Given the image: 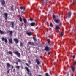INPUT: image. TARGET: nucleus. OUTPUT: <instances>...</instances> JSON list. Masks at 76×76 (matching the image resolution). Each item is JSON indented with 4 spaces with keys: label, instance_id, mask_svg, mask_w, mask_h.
Returning a JSON list of instances; mask_svg holds the SVG:
<instances>
[{
    "label": "nucleus",
    "instance_id": "6e6d98bb",
    "mask_svg": "<svg viewBox=\"0 0 76 76\" xmlns=\"http://www.w3.org/2000/svg\"><path fill=\"white\" fill-rule=\"evenodd\" d=\"M42 1H43V0H42Z\"/></svg>",
    "mask_w": 76,
    "mask_h": 76
},
{
    "label": "nucleus",
    "instance_id": "7c9ffc66",
    "mask_svg": "<svg viewBox=\"0 0 76 76\" xmlns=\"http://www.w3.org/2000/svg\"><path fill=\"white\" fill-rule=\"evenodd\" d=\"M33 39L34 41H37V39L35 37H33Z\"/></svg>",
    "mask_w": 76,
    "mask_h": 76
},
{
    "label": "nucleus",
    "instance_id": "5701e85b",
    "mask_svg": "<svg viewBox=\"0 0 76 76\" xmlns=\"http://www.w3.org/2000/svg\"><path fill=\"white\" fill-rule=\"evenodd\" d=\"M15 67L17 69H18V70H19V68H20V66H16Z\"/></svg>",
    "mask_w": 76,
    "mask_h": 76
},
{
    "label": "nucleus",
    "instance_id": "cd10ccee",
    "mask_svg": "<svg viewBox=\"0 0 76 76\" xmlns=\"http://www.w3.org/2000/svg\"><path fill=\"white\" fill-rule=\"evenodd\" d=\"M76 61H74V66H76Z\"/></svg>",
    "mask_w": 76,
    "mask_h": 76
},
{
    "label": "nucleus",
    "instance_id": "58836bf2",
    "mask_svg": "<svg viewBox=\"0 0 76 76\" xmlns=\"http://www.w3.org/2000/svg\"><path fill=\"white\" fill-rule=\"evenodd\" d=\"M28 62H29V63H30V64H31V61L30 60H29L28 61Z\"/></svg>",
    "mask_w": 76,
    "mask_h": 76
},
{
    "label": "nucleus",
    "instance_id": "1a4fd4ad",
    "mask_svg": "<svg viewBox=\"0 0 76 76\" xmlns=\"http://www.w3.org/2000/svg\"><path fill=\"white\" fill-rule=\"evenodd\" d=\"M71 69L72 70V72H73V73H74L75 72V67H74V66H72Z\"/></svg>",
    "mask_w": 76,
    "mask_h": 76
},
{
    "label": "nucleus",
    "instance_id": "aec40b11",
    "mask_svg": "<svg viewBox=\"0 0 76 76\" xmlns=\"http://www.w3.org/2000/svg\"><path fill=\"white\" fill-rule=\"evenodd\" d=\"M7 53L8 54H11V56H13V53H12V52L11 51H9L7 52Z\"/></svg>",
    "mask_w": 76,
    "mask_h": 76
},
{
    "label": "nucleus",
    "instance_id": "6ab92c4d",
    "mask_svg": "<svg viewBox=\"0 0 76 76\" xmlns=\"http://www.w3.org/2000/svg\"><path fill=\"white\" fill-rule=\"evenodd\" d=\"M68 16L69 18H70V16H71V12H69L68 13Z\"/></svg>",
    "mask_w": 76,
    "mask_h": 76
},
{
    "label": "nucleus",
    "instance_id": "f3484780",
    "mask_svg": "<svg viewBox=\"0 0 76 76\" xmlns=\"http://www.w3.org/2000/svg\"><path fill=\"white\" fill-rule=\"evenodd\" d=\"M9 32L10 36H12V35H13V31H10Z\"/></svg>",
    "mask_w": 76,
    "mask_h": 76
},
{
    "label": "nucleus",
    "instance_id": "7ed1b4c3",
    "mask_svg": "<svg viewBox=\"0 0 76 76\" xmlns=\"http://www.w3.org/2000/svg\"><path fill=\"white\" fill-rule=\"evenodd\" d=\"M14 54L17 55L18 57H20V54L18 51H16L14 52Z\"/></svg>",
    "mask_w": 76,
    "mask_h": 76
},
{
    "label": "nucleus",
    "instance_id": "393cba45",
    "mask_svg": "<svg viewBox=\"0 0 76 76\" xmlns=\"http://www.w3.org/2000/svg\"><path fill=\"white\" fill-rule=\"evenodd\" d=\"M53 19L54 20V19H56V16H55V15H53Z\"/></svg>",
    "mask_w": 76,
    "mask_h": 76
},
{
    "label": "nucleus",
    "instance_id": "a19ab883",
    "mask_svg": "<svg viewBox=\"0 0 76 76\" xmlns=\"http://www.w3.org/2000/svg\"><path fill=\"white\" fill-rule=\"evenodd\" d=\"M75 3V1H74L72 3V4H74Z\"/></svg>",
    "mask_w": 76,
    "mask_h": 76
},
{
    "label": "nucleus",
    "instance_id": "72a5a7b5",
    "mask_svg": "<svg viewBox=\"0 0 76 76\" xmlns=\"http://www.w3.org/2000/svg\"><path fill=\"white\" fill-rule=\"evenodd\" d=\"M25 64L27 66H28V67H29V64H28V63H26Z\"/></svg>",
    "mask_w": 76,
    "mask_h": 76
},
{
    "label": "nucleus",
    "instance_id": "ddd939ff",
    "mask_svg": "<svg viewBox=\"0 0 76 76\" xmlns=\"http://www.w3.org/2000/svg\"><path fill=\"white\" fill-rule=\"evenodd\" d=\"M14 41L15 42H16V44H18V43L19 42V41H18V39H14Z\"/></svg>",
    "mask_w": 76,
    "mask_h": 76
},
{
    "label": "nucleus",
    "instance_id": "6e6552de",
    "mask_svg": "<svg viewBox=\"0 0 76 76\" xmlns=\"http://www.w3.org/2000/svg\"><path fill=\"white\" fill-rule=\"evenodd\" d=\"M9 42L10 44H13V42L12 41V39L11 38V39H8Z\"/></svg>",
    "mask_w": 76,
    "mask_h": 76
},
{
    "label": "nucleus",
    "instance_id": "2eb2a0df",
    "mask_svg": "<svg viewBox=\"0 0 76 76\" xmlns=\"http://www.w3.org/2000/svg\"><path fill=\"white\" fill-rule=\"evenodd\" d=\"M28 43L29 44L31 45H33V46H34V45H35V43L33 42H29Z\"/></svg>",
    "mask_w": 76,
    "mask_h": 76
},
{
    "label": "nucleus",
    "instance_id": "473e14b6",
    "mask_svg": "<svg viewBox=\"0 0 76 76\" xmlns=\"http://www.w3.org/2000/svg\"><path fill=\"white\" fill-rule=\"evenodd\" d=\"M30 21H33V20H34V19H32V18H30Z\"/></svg>",
    "mask_w": 76,
    "mask_h": 76
},
{
    "label": "nucleus",
    "instance_id": "c85d7f7f",
    "mask_svg": "<svg viewBox=\"0 0 76 76\" xmlns=\"http://www.w3.org/2000/svg\"><path fill=\"white\" fill-rule=\"evenodd\" d=\"M50 40L49 39H48V44H50Z\"/></svg>",
    "mask_w": 76,
    "mask_h": 76
},
{
    "label": "nucleus",
    "instance_id": "b1692460",
    "mask_svg": "<svg viewBox=\"0 0 76 76\" xmlns=\"http://www.w3.org/2000/svg\"><path fill=\"white\" fill-rule=\"evenodd\" d=\"M19 20L21 22H22V18H21V17H20L19 18Z\"/></svg>",
    "mask_w": 76,
    "mask_h": 76
},
{
    "label": "nucleus",
    "instance_id": "0eeeda50",
    "mask_svg": "<svg viewBox=\"0 0 76 76\" xmlns=\"http://www.w3.org/2000/svg\"><path fill=\"white\" fill-rule=\"evenodd\" d=\"M4 15L5 16V17H4V18L5 19V20H7V15H8V14H7V13H6L4 14Z\"/></svg>",
    "mask_w": 76,
    "mask_h": 76
},
{
    "label": "nucleus",
    "instance_id": "9b49d317",
    "mask_svg": "<svg viewBox=\"0 0 76 76\" xmlns=\"http://www.w3.org/2000/svg\"><path fill=\"white\" fill-rule=\"evenodd\" d=\"M7 69L10 68V66H11V65H10V64L9 63H7Z\"/></svg>",
    "mask_w": 76,
    "mask_h": 76
},
{
    "label": "nucleus",
    "instance_id": "49530a36",
    "mask_svg": "<svg viewBox=\"0 0 76 76\" xmlns=\"http://www.w3.org/2000/svg\"><path fill=\"white\" fill-rule=\"evenodd\" d=\"M10 31H9L8 30L7 31V33H9Z\"/></svg>",
    "mask_w": 76,
    "mask_h": 76
},
{
    "label": "nucleus",
    "instance_id": "ea45409f",
    "mask_svg": "<svg viewBox=\"0 0 76 76\" xmlns=\"http://www.w3.org/2000/svg\"><path fill=\"white\" fill-rule=\"evenodd\" d=\"M72 57L73 58H75V55L72 56Z\"/></svg>",
    "mask_w": 76,
    "mask_h": 76
},
{
    "label": "nucleus",
    "instance_id": "39448f33",
    "mask_svg": "<svg viewBox=\"0 0 76 76\" xmlns=\"http://www.w3.org/2000/svg\"><path fill=\"white\" fill-rule=\"evenodd\" d=\"M1 2L2 6H4L5 5V1L4 0H2V1H1Z\"/></svg>",
    "mask_w": 76,
    "mask_h": 76
},
{
    "label": "nucleus",
    "instance_id": "dca6fc26",
    "mask_svg": "<svg viewBox=\"0 0 76 76\" xmlns=\"http://www.w3.org/2000/svg\"><path fill=\"white\" fill-rule=\"evenodd\" d=\"M26 34L28 35H29V36H30V35H32V32H27Z\"/></svg>",
    "mask_w": 76,
    "mask_h": 76
},
{
    "label": "nucleus",
    "instance_id": "79ce46f5",
    "mask_svg": "<svg viewBox=\"0 0 76 76\" xmlns=\"http://www.w3.org/2000/svg\"><path fill=\"white\" fill-rule=\"evenodd\" d=\"M11 66L12 69H13V66L12 65H11Z\"/></svg>",
    "mask_w": 76,
    "mask_h": 76
},
{
    "label": "nucleus",
    "instance_id": "f03ea898",
    "mask_svg": "<svg viewBox=\"0 0 76 76\" xmlns=\"http://www.w3.org/2000/svg\"><path fill=\"white\" fill-rule=\"evenodd\" d=\"M45 50L46 51H49L51 50V48H50V47H48V46H46L45 47Z\"/></svg>",
    "mask_w": 76,
    "mask_h": 76
},
{
    "label": "nucleus",
    "instance_id": "4c0bfd02",
    "mask_svg": "<svg viewBox=\"0 0 76 76\" xmlns=\"http://www.w3.org/2000/svg\"><path fill=\"white\" fill-rule=\"evenodd\" d=\"M15 70H15V69L14 68V69H13V72H15Z\"/></svg>",
    "mask_w": 76,
    "mask_h": 76
},
{
    "label": "nucleus",
    "instance_id": "de8ad7c7",
    "mask_svg": "<svg viewBox=\"0 0 76 76\" xmlns=\"http://www.w3.org/2000/svg\"><path fill=\"white\" fill-rule=\"evenodd\" d=\"M48 55H50V52H48Z\"/></svg>",
    "mask_w": 76,
    "mask_h": 76
},
{
    "label": "nucleus",
    "instance_id": "864d4df0",
    "mask_svg": "<svg viewBox=\"0 0 76 76\" xmlns=\"http://www.w3.org/2000/svg\"><path fill=\"white\" fill-rule=\"evenodd\" d=\"M65 18H66V16H65Z\"/></svg>",
    "mask_w": 76,
    "mask_h": 76
},
{
    "label": "nucleus",
    "instance_id": "e433bc0d",
    "mask_svg": "<svg viewBox=\"0 0 76 76\" xmlns=\"http://www.w3.org/2000/svg\"><path fill=\"white\" fill-rule=\"evenodd\" d=\"M45 75L46 76H49V75H48V73H46L45 74Z\"/></svg>",
    "mask_w": 76,
    "mask_h": 76
},
{
    "label": "nucleus",
    "instance_id": "a18cd8bd",
    "mask_svg": "<svg viewBox=\"0 0 76 76\" xmlns=\"http://www.w3.org/2000/svg\"><path fill=\"white\" fill-rule=\"evenodd\" d=\"M36 67H38V65H36Z\"/></svg>",
    "mask_w": 76,
    "mask_h": 76
},
{
    "label": "nucleus",
    "instance_id": "c756f323",
    "mask_svg": "<svg viewBox=\"0 0 76 76\" xmlns=\"http://www.w3.org/2000/svg\"><path fill=\"white\" fill-rule=\"evenodd\" d=\"M9 72H10V69H7V73H9Z\"/></svg>",
    "mask_w": 76,
    "mask_h": 76
},
{
    "label": "nucleus",
    "instance_id": "2f4dec72",
    "mask_svg": "<svg viewBox=\"0 0 76 76\" xmlns=\"http://www.w3.org/2000/svg\"><path fill=\"white\" fill-rule=\"evenodd\" d=\"M50 26H51V27H53V24L52 23H51L50 24Z\"/></svg>",
    "mask_w": 76,
    "mask_h": 76
},
{
    "label": "nucleus",
    "instance_id": "a211bd4d",
    "mask_svg": "<svg viewBox=\"0 0 76 76\" xmlns=\"http://www.w3.org/2000/svg\"><path fill=\"white\" fill-rule=\"evenodd\" d=\"M23 22L25 24L27 23V20L25 19H23Z\"/></svg>",
    "mask_w": 76,
    "mask_h": 76
},
{
    "label": "nucleus",
    "instance_id": "37998d69",
    "mask_svg": "<svg viewBox=\"0 0 76 76\" xmlns=\"http://www.w3.org/2000/svg\"><path fill=\"white\" fill-rule=\"evenodd\" d=\"M16 63L17 65H18V63L17 61L16 62Z\"/></svg>",
    "mask_w": 76,
    "mask_h": 76
},
{
    "label": "nucleus",
    "instance_id": "423d86ee",
    "mask_svg": "<svg viewBox=\"0 0 76 76\" xmlns=\"http://www.w3.org/2000/svg\"><path fill=\"white\" fill-rule=\"evenodd\" d=\"M2 41H4L5 42V43H7V39L6 38H4L3 37L2 38Z\"/></svg>",
    "mask_w": 76,
    "mask_h": 76
},
{
    "label": "nucleus",
    "instance_id": "09e8293b",
    "mask_svg": "<svg viewBox=\"0 0 76 76\" xmlns=\"http://www.w3.org/2000/svg\"><path fill=\"white\" fill-rule=\"evenodd\" d=\"M23 11H25V8L24 7L23 8Z\"/></svg>",
    "mask_w": 76,
    "mask_h": 76
},
{
    "label": "nucleus",
    "instance_id": "5fc2aeb1",
    "mask_svg": "<svg viewBox=\"0 0 76 76\" xmlns=\"http://www.w3.org/2000/svg\"><path fill=\"white\" fill-rule=\"evenodd\" d=\"M28 25H29V24H28Z\"/></svg>",
    "mask_w": 76,
    "mask_h": 76
},
{
    "label": "nucleus",
    "instance_id": "20e7f679",
    "mask_svg": "<svg viewBox=\"0 0 76 76\" xmlns=\"http://www.w3.org/2000/svg\"><path fill=\"white\" fill-rule=\"evenodd\" d=\"M54 21L56 23H59L60 22V19H54Z\"/></svg>",
    "mask_w": 76,
    "mask_h": 76
},
{
    "label": "nucleus",
    "instance_id": "f704fd0d",
    "mask_svg": "<svg viewBox=\"0 0 76 76\" xmlns=\"http://www.w3.org/2000/svg\"><path fill=\"white\" fill-rule=\"evenodd\" d=\"M20 46L21 47H23V44H22V42L20 43Z\"/></svg>",
    "mask_w": 76,
    "mask_h": 76
},
{
    "label": "nucleus",
    "instance_id": "4be33fe9",
    "mask_svg": "<svg viewBox=\"0 0 76 76\" xmlns=\"http://www.w3.org/2000/svg\"><path fill=\"white\" fill-rule=\"evenodd\" d=\"M17 62H19V63H20L21 62V60L20 59H18V60H16Z\"/></svg>",
    "mask_w": 76,
    "mask_h": 76
},
{
    "label": "nucleus",
    "instance_id": "bb28decb",
    "mask_svg": "<svg viewBox=\"0 0 76 76\" xmlns=\"http://www.w3.org/2000/svg\"><path fill=\"white\" fill-rule=\"evenodd\" d=\"M61 36H63V35H64V33H63V32H61Z\"/></svg>",
    "mask_w": 76,
    "mask_h": 76
},
{
    "label": "nucleus",
    "instance_id": "3c124183",
    "mask_svg": "<svg viewBox=\"0 0 76 76\" xmlns=\"http://www.w3.org/2000/svg\"><path fill=\"white\" fill-rule=\"evenodd\" d=\"M71 76H73V75H71Z\"/></svg>",
    "mask_w": 76,
    "mask_h": 76
},
{
    "label": "nucleus",
    "instance_id": "4468645a",
    "mask_svg": "<svg viewBox=\"0 0 76 76\" xmlns=\"http://www.w3.org/2000/svg\"><path fill=\"white\" fill-rule=\"evenodd\" d=\"M30 25L31 26H35V23L34 22H32L31 23Z\"/></svg>",
    "mask_w": 76,
    "mask_h": 76
},
{
    "label": "nucleus",
    "instance_id": "f257e3e1",
    "mask_svg": "<svg viewBox=\"0 0 76 76\" xmlns=\"http://www.w3.org/2000/svg\"><path fill=\"white\" fill-rule=\"evenodd\" d=\"M25 69L28 72L27 74L28 75H29V76H32V73H29V72H30V71H29V68H28L27 67H25Z\"/></svg>",
    "mask_w": 76,
    "mask_h": 76
},
{
    "label": "nucleus",
    "instance_id": "603ef678",
    "mask_svg": "<svg viewBox=\"0 0 76 76\" xmlns=\"http://www.w3.org/2000/svg\"><path fill=\"white\" fill-rule=\"evenodd\" d=\"M67 75H69V74H67Z\"/></svg>",
    "mask_w": 76,
    "mask_h": 76
},
{
    "label": "nucleus",
    "instance_id": "9d476101",
    "mask_svg": "<svg viewBox=\"0 0 76 76\" xmlns=\"http://www.w3.org/2000/svg\"><path fill=\"white\" fill-rule=\"evenodd\" d=\"M36 61L38 65H39L40 64V62H39V60H38V59H36Z\"/></svg>",
    "mask_w": 76,
    "mask_h": 76
},
{
    "label": "nucleus",
    "instance_id": "a878e982",
    "mask_svg": "<svg viewBox=\"0 0 76 76\" xmlns=\"http://www.w3.org/2000/svg\"><path fill=\"white\" fill-rule=\"evenodd\" d=\"M60 28V27L57 26L56 27V29H59Z\"/></svg>",
    "mask_w": 76,
    "mask_h": 76
},
{
    "label": "nucleus",
    "instance_id": "f8f14e48",
    "mask_svg": "<svg viewBox=\"0 0 76 76\" xmlns=\"http://www.w3.org/2000/svg\"><path fill=\"white\" fill-rule=\"evenodd\" d=\"M11 23L12 25L11 27L12 28H15V26H14V22H11Z\"/></svg>",
    "mask_w": 76,
    "mask_h": 76
},
{
    "label": "nucleus",
    "instance_id": "412c9836",
    "mask_svg": "<svg viewBox=\"0 0 76 76\" xmlns=\"http://www.w3.org/2000/svg\"><path fill=\"white\" fill-rule=\"evenodd\" d=\"M0 33L1 35L4 34V32L2 31L1 30H0Z\"/></svg>",
    "mask_w": 76,
    "mask_h": 76
},
{
    "label": "nucleus",
    "instance_id": "c03bdc74",
    "mask_svg": "<svg viewBox=\"0 0 76 76\" xmlns=\"http://www.w3.org/2000/svg\"><path fill=\"white\" fill-rule=\"evenodd\" d=\"M11 9L12 10H13V7H11Z\"/></svg>",
    "mask_w": 76,
    "mask_h": 76
},
{
    "label": "nucleus",
    "instance_id": "8fccbe9b",
    "mask_svg": "<svg viewBox=\"0 0 76 76\" xmlns=\"http://www.w3.org/2000/svg\"><path fill=\"white\" fill-rule=\"evenodd\" d=\"M21 13H23V11H21Z\"/></svg>",
    "mask_w": 76,
    "mask_h": 76
},
{
    "label": "nucleus",
    "instance_id": "c9c22d12",
    "mask_svg": "<svg viewBox=\"0 0 76 76\" xmlns=\"http://www.w3.org/2000/svg\"><path fill=\"white\" fill-rule=\"evenodd\" d=\"M20 9L21 10H22L23 9V8L22 7H20Z\"/></svg>",
    "mask_w": 76,
    "mask_h": 76
}]
</instances>
